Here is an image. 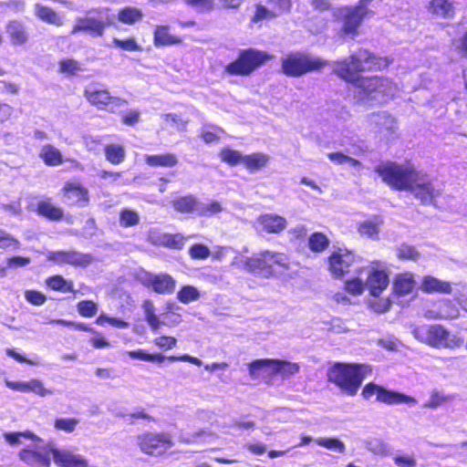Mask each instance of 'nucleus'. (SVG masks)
I'll use <instances>...</instances> for the list:
<instances>
[{"label": "nucleus", "instance_id": "obj_41", "mask_svg": "<svg viewBox=\"0 0 467 467\" xmlns=\"http://www.w3.org/2000/svg\"><path fill=\"white\" fill-rule=\"evenodd\" d=\"M382 224V220L379 217H375L372 220L366 221L359 224L358 232L362 235L368 238L376 239L379 232V226Z\"/></svg>", "mask_w": 467, "mask_h": 467}, {"label": "nucleus", "instance_id": "obj_56", "mask_svg": "<svg viewBox=\"0 0 467 467\" xmlns=\"http://www.w3.org/2000/svg\"><path fill=\"white\" fill-rule=\"evenodd\" d=\"M27 387L28 392H33L40 397L53 394V391L45 388L43 382L37 379H30Z\"/></svg>", "mask_w": 467, "mask_h": 467}, {"label": "nucleus", "instance_id": "obj_51", "mask_svg": "<svg viewBox=\"0 0 467 467\" xmlns=\"http://www.w3.org/2000/svg\"><path fill=\"white\" fill-rule=\"evenodd\" d=\"M78 422L75 418H59L55 420L54 426L57 430L70 433L75 431Z\"/></svg>", "mask_w": 467, "mask_h": 467}, {"label": "nucleus", "instance_id": "obj_48", "mask_svg": "<svg viewBox=\"0 0 467 467\" xmlns=\"http://www.w3.org/2000/svg\"><path fill=\"white\" fill-rule=\"evenodd\" d=\"M316 442L327 450L335 452L343 453L345 451V444L338 439L336 438H318Z\"/></svg>", "mask_w": 467, "mask_h": 467}, {"label": "nucleus", "instance_id": "obj_54", "mask_svg": "<svg viewBox=\"0 0 467 467\" xmlns=\"http://www.w3.org/2000/svg\"><path fill=\"white\" fill-rule=\"evenodd\" d=\"M397 256L400 260L416 261L420 254L413 246L402 244L397 249Z\"/></svg>", "mask_w": 467, "mask_h": 467}, {"label": "nucleus", "instance_id": "obj_21", "mask_svg": "<svg viewBox=\"0 0 467 467\" xmlns=\"http://www.w3.org/2000/svg\"><path fill=\"white\" fill-rule=\"evenodd\" d=\"M416 290L414 275L410 272H404L395 275L393 279V292L399 296H406L413 294Z\"/></svg>", "mask_w": 467, "mask_h": 467}, {"label": "nucleus", "instance_id": "obj_44", "mask_svg": "<svg viewBox=\"0 0 467 467\" xmlns=\"http://www.w3.org/2000/svg\"><path fill=\"white\" fill-rule=\"evenodd\" d=\"M200 296L199 290L192 285H183L177 293V299L182 304L197 301Z\"/></svg>", "mask_w": 467, "mask_h": 467}, {"label": "nucleus", "instance_id": "obj_3", "mask_svg": "<svg viewBox=\"0 0 467 467\" xmlns=\"http://www.w3.org/2000/svg\"><path fill=\"white\" fill-rule=\"evenodd\" d=\"M232 265L251 274L269 278L288 270L290 259L284 253L265 250L251 257L238 254L233 259Z\"/></svg>", "mask_w": 467, "mask_h": 467}, {"label": "nucleus", "instance_id": "obj_22", "mask_svg": "<svg viewBox=\"0 0 467 467\" xmlns=\"http://www.w3.org/2000/svg\"><path fill=\"white\" fill-rule=\"evenodd\" d=\"M68 204L85 205L88 201V190L78 182H67L63 188Z\"/></svg>", "mask_w": 467, "mask_h": 467}, {"label": "nucleus", "instance_id": "obj_7", "mask_svg": "<svg viewBox=\"0 0 467 467\" xmlns=\"http://www.w3.org/2000/svg\"><path fill=\"white\" fill-rule=\"evenodd\" d=\"M114 22V16L109 8L102 7L88 11L86 17H78L73 26L71 34L87 32L91 36H100L107 26Z\"/></svg>", "mask_w": 467, "mask_h": 467}, {"label": "nucleus", "instance_id": "obj_46", "mask_svg": "<svg viewBox=\"0 0 467 467\" xmlns=\"http://www.w3.org/2000/svg\"><path fill=\"white\" fill-rule=\"evenodd\" d=\"M327 157L332 162L338 165L348 164L357 170L361 168V163L358 161L341 152H331L327 154Z\"/></svg>", "mask_w": 467, "mask_h": 467}, {"label": "nucleus", "instance_id": "obj_26", "mask_svg": "<svg viewBox=\"0 0 467 467\" xmlns=\"http://www.w3.org/2000/svg\"><path fill=\"white\" fill-rule=\"evenodd\" d=\"M182 39L171 34L167 26H157L153 32V44L155 47H165L180 44Z\"/></svg>", "mask_w": 467, "mask_h": 467}, {"label": "nucleus", "instance_id": "obj_33", "mask_svg": "<svg viewBox=\"0 0 467 467\" xmlns=\"http://www.w3.org/2000/svg\"><path fill=\"white\" fill-rule=\"evenodd\" d=\"M269 161V156L262 152H256L250 155H244L243 165L251 172L257 171Z\"/></svg>", "mask_w": 467, "mask_h": 467}, {"label": "nucleus", "instance_id": "obj_28", "mask_svg": "<svg viewBox=\"0 0 467 467\" xmlns=\"http://www.w3.org/2000/svg\"><path fill=\"white\" fill-rule=\"evenodd\" d=\"M420 288L426 293H446L451 292V284L441 281L436 277L427 275L422 278Z\"/></svg>", "mask_w": 467, "mask_h": 467}, {"label": "nucleus", "instance_id": "obj_5", "mask_svg": "<svg viewBox=\"0 0 467 467\" xmlns=\"http://www.w3.org/2000/svg\"><path fill=\"white\" fill-rule=\"evenodd\" d=\"M4 438L11 445L23 444V439L31 441L32 444L19 451V459L31 467H50L49 454L51 453L46 450V445L43 447V451L40 450L41 448L36 442H40L42 440L33 432H5Z\"/></svg>", "mask_w": 467, "mask_h": 467}, {"label": "nucleus", "instance_id": "obj_27", "mask_svg": "<svg viewBox=\"0 0 467 467\" xmlns=\"http://www.w3.org/2000/svg\"><path fill=\"white\" fill-rule=\"evenodd\" d=\"M34 11L36 16L47 24L56 26H61L64 24V17L48 6L36 4Z\"/></svg>", "mask_w": 467, "mask_h": 467}, {"label": "nucleus", "instance_id": "obj_25", "mask_svg": "<svg viewBox=\"0 0 467 467\" xmlns=\"http://www.w3.org/2000/svg\"><path fill=\"white\" fill-rule=\"evenodd\" d=\"M217 435L207 429H200L192 433H181L179 441L186 444H204L215 440Z\"/></svg>", "mask_w": 467, "mask_h": 467}, {"label": "nucleus", "instance_id": "obj_11", "mask_svg": "<svg viewBox=\"0 0 467 467\" xmlns=\"http://www.w3.org/2000/svg\"><path fill=\"white\" fill-rule=\"evenodd\" d=\"M137 444L142 452L159 456L171 449L173 441L168 433L147 432L137 437Z\"/></svg>", "mask_w": 467, "mask_h": 467}, {"label": "nucleus", "instance_id": "obj_60", "mask_svg": "<svg viewBox=\"0 0 467 467\" xmlns=\"http://www.w3.org/2000/svg\"><path fill=\"white\" fill-rule=\"evenodd\" d=\"M139 223V215L131 210L125 209L120 213V224L128 227L136 225Z\"/></svg>", "mask_w": 467, "mask_h": 467}, {"label": "nucleus", "instance_id": "obj_8", "mask_svg": "<svg viewBox=\"0 0 467 467\" xmlns=\"http://www.w3.org/2000/svg\"><path fill=\"white\" fill-rule=\"evenodd\" d=\"M270 58L271 56L263 51L243 50L238 58L225 67V71L230 75H249Z\"/></svg>", "mask_w": 467, "mask_h": 467}, {"label": "nucleus", "instance_id": "obj_14", "mask_svg": "<svg viewBox=\"0 0 467 467\" xmlns=\"http://www.w3.org/2000/svg\"><path fill=\"white\" fill-rule=\"evenodd\" d=\"M46 450L52 454L58 467H88L87 459L67 448H58L53 442L46 444Z\"/></svg>", "mask_w": 467, "mask_h": 467}, {"label": "nucleus", "instance_id": "obj_63", "mask_svg": "<svg viewBox=\"0 0 467 467\" xmlns=\"http://www.w3.org/2000/svg\"><path fill=\"white\" fill-rule=\"evenodd\" d=\"M112 43L115 47L127 51H139L140 49V46L133 38H128L125 40L113 38Z\"/></svg>", "mask_w": 467, "mask_h": 467}, {"label": "nucleus", "instance_id": "obj_39", "mask_svg": "<svg viewBox=\"0 0 467 467\" xmlns=\"http://www.w3.org/2000/svg\"><path fill=\"white\" fill-rule=\"evenodd\" d=\"M371 124L379 128V130H393L396 128L395 119L386 112L372 114L368 117Z\"/></svg>", "mask_w": 467, "mask_h": 467}, {"label": "nucleus", "instance_id": "obj_40", "mask_svg": "<svg viewBox=\"0 0 467 467\" xmlns=\"http://www.w3.org/2000/svg\"><path fill=\"white\" fill-rule=\"evenodd\" d=\"M104 151L107 161L115 165L121 163L126 156L124 147L119 144H109Z\"/></svg>", "mask_w": 467, "mask_h": 467}, {"label": "nucleus", "instance_id": "obj_62", "mask_svg": "<svg viewBox=\"0 0 467 467\" xmlns=\"http://www.w3.org/2000/svg\"><path fill=\"white\" fill-rule=\"evenodd\" d=\"M19 242L7 232L0 229V248H17Z\"/></svg>", "mask_w": 467, "mask_h": 467}, {"label": "nucleus", "instance_id": "obj_42", "mask_svg": "<svg viewBox=\"0 0 467 467\" xmlns=\"http://www.w3.org/2000/svg\"><path fill=\"white\" fill-rule=\"evenodd\" d=\"M329 245V239L322 233H314L308 238V247L312 252L321 253Z\"/></svg>", "mask_w": 467, "mask_h": 467}, {"label": "nucleus", "instance_id": "obj_10", "mask_svg": "<svg viewBox=\"0 0 467 467\" xmlns=\"http://www.w3.org/2000/svg\"><path fill=\"white\" fill-rule=\"evenodd\" d=\"M359 275L366 279L365 286L370 296L378 297L389 285L387 267L380 263H373L359 269Z\"/></svg>", "mask_w": 467, "mask_h": 467}, {"label": "nucleus", "instance_id": "obj_30", "mask_svg": "<svg viewBox=\"0 0 467 467\" xmlns=\"http://www.w3.org/2000/svg\"><path fill=\"white\" fill-rule=\"evenodd\" d=\"M150 238L154 244H161L174 249H182L185 242V238L180 234H164L155 236L154 233H151Z\"/></svg>", "mask_w": 467, "mask_h": 467}, {"label": "nucleus", "instance_id": "obj_53", "mask_svg": "<svg viewBox=\"0 0 467 467\" xmlns=\"http://www.w3.org/2000/svg\"><path fill=\"white\" fill-rule=\"evenodd\" d=\"M299 371V365L289 361H284L278 359V372L277 375H281L284 378L291 377Z\"/></svg>", "mask_w": 467, "mask_h": 467}, {"label": "nucleus", "instance_id": "obj_17", "mask_svg": "<svg viewBox=\"0 0 467 467\" xmlns=\"http://www.w3.org/2000/svg\"><path fill=\"white\" fill-rule=\"evenodd\" d=\"M355 261V255L346 250L334 251L328 257V270L335 277H341L349 271Z\"/></svg>", "mask_w": 467, "mask_h": 467}, {"label": "nucleus", "instance_id": "obj_23", "mask_svg": "<svg viewBox=\"0 0 467 467\" xmlns=\"http://www.w3.org/2000/svg\"><path fill=\"white\" fill-rule=\"evenodd\" d=\"M84 97L99 109H104L107 102L110 99V93L108 89L99 88L97 84L88 85L84 90Z\"/></svg>", "mask_w": 467, "mask_h": 467}, {"label": "nucleus", "instance_id": "obj_58", "mask_svg": "<svg viewBox=\"0 0 467 467\" xmlns=\"http://www.w3.org/2000/svg\"><path fill=\"white\" fill-rule=\"evenodd\" d=\"M78 313L85 317H92L97 314L98 306L92 301H81L78 304Z\"/></svg>", "mask_w": 467, "mask_h": 467}, {"label": "nucleus", "instance_id": "obj_37", "mask_svg": "<svg viewBox=\"0 0 467 467\" xmlns=\"http://www.w3.org/2000/svg\"><path fill=\"white\" fill-rule=\"evenodd\" d=\"M117 17L123 24L134 25L142 19L143 13L137 7L128 6L119 10Z\"/></svg>", "mask_w": 467, "mask_h": 467}, {"label": "nucleus", "instance_id": "obj_57", "mask_svg": "<svg viewBox=\"0 0 467 467\" xmlns=\"http://www.w3.org/2000/svg\"><path fill=\"white\" fill-rule=\"evenodd\" d=\"M154 345L162 350H171L177 345V339L170 336H161L155 337L153 340Z\"/></svg>", "mask_w": 467, "mask_h": 467}, {"label": "nucleus", "instance_id": "obj_34", "mask_svg": "<svg viewBox=\"0 0 467 467\" xmlns=\"http://www.w3.org/2000/svg\"><path fill=\"white\" fill-rule=\"evenodd\" d=\"M145 320L152 331H157L164 323L160 320V317L155 313V306L151 300H145L141 306Z\"/></svg>", "mask_w": 467, "mask_h": 467}, {"label": "nucleus", "instance_id": "obj_50", "mask_svg": "<svg viewBox=\"0 0 467 467\" xmlns=\"http://www.w3.org/2000/svg\"><path fill=\"white\" fill-rule=\"evenodd\" d=\"M59 72L67 75H75L81 71L79 63L74 59L67 58L62 59L59 64Z\"/></svg>", "mask_w": 467, "mask_h": 467}, {"label": "nucleus", "instance_id": "obj_43", "mask_svg": "<svg viewBox=\"0 0 467 467\" xmlns=\"http://www.w3.org/2000/svg\"><path fill=\"white\" fill-rule=\"evenodd\" d=\"M356 274L357 276L348 279L345 283V290L354 296L361 295L366 289L364 276L359 275V269Z\"/></svg>", "mask_w": 467, "mask_h": 467}, {"label": "nucleus", "instance_id": "obj_4", "mask_svg": "<svg viewBox=\"0 0 467 467\" xmlns=\"http://www.w3.org/2000/svg\"><path fill=\"white\" fill-rule=\"evenodd\" d=\"M372 368L368 364L336 363L327 370L328 381L337 385L343 392L354 396L363 379L371 375Z\"/></svg>", "mask_w": 467, "mask_h": 467}, {"label": "nucleus", "instance_id": "obj_1", "mask_svg": "<svg viewBox=\"0 0 467 467\" xmlns=\"http://www.w3.org/2000/svg\"><path fill=\"white\" fill-rule=\"evenodd\" d=\"M389 64L386 57H378L367 50H359L349 59L337 62L335 72L342 78L354 84V98L363 105H373L386 102L399 91L397 84L388 78H357L358 72L365 70H380Z\"/></svg>", "mask_w": 467, "mask_h": 467}, {"label": "nucleus", "instance_id": "obj_64", "mask_svg": "<svg viewBox=\"0 0 467 467\" xmlns=\"http://www.w3.org/2000/svg\"><path fill=\"white\" fill-rule=\"evenodd\" d=\"M222 130L216 127L204 128L201 133L202 140L206 143H212L216 141L220 138Z\"/></svg>", "mask_w": 467, "mask_h": 467}, {"label": "nucleus", "instance_id": "obj_32", "mask_svg": "<svg viewBox=\"0 0 467 467\" xmlns=\"http://www.w3.org/2000/svg\"><path fill=\"white\" fill-rule=\"evenodd\" d=\"M6 33L14 45H23L27 41L24 26L18 21H11L6 26Z\"/></svg>", "mask_w": 467, "mask_h": 467}, {"label": "nucleus", "instance_id": "obj_9", "mask_svg": "<svg viewBox=\"0 0 467 467\" xmlns=\"http://www.w3.org/2000/svg\"><path fill=\"white\" fill-rule=\"evenodd\" d=\"M325 62L317 57H313L302 53H291L282 59V68L285 75L299 77L309 71L318 69Z\"/></svg>", "mask_w": 467, "mask_h": 467}, {"label": "nucleus", "instance_id": "obj_2", "mask_svg": "<svg viewBox=\"0 0 467 467\" xmlns=\"http://www.w3.org/2000/svg\"><path fill=\"white\" fill-rule=\"evenodd\" d=\"M376 172L389 187L399 191H409L422 203H431L440 195L430 178L416 171L410 163L385 162L376 168Z\"/></svg>", "mask_w": 467, "mask_h": 467}, {"label": "nucleus", "instance_id": "obj_55", "mask_svg": "<svg viewBox=\"0 0 467 467\" xmlns=\"http://www.w3.org/2000/svg\"><path fill=\"white\" fill-rule=\"evenodd\" d=\"M367 449L378 455H387L389 452V446L379 439H371L367 441Z\"/></svg>", "mask_w": 467, "mask_h": 467}, {"label": "nucleus", "instance_id": "obj_19", "mask_svg": "<svg viewBox=\"0 0 467 467\" xmlns=\"http://www.w3.org/2000/svg\"><path fill=\"white\" fill-rule=\"evenodd\" d=\"M47 259L57 265L68 264L75 266H86L90 264L89 254H80L75 251L49 252Z\"/></svg>", "mask_w": 467, "mask_h": 467}, {"label": "nucleus", "instance_id": "obj_13", "mask_svg": "<svg viewBox=\"0 0 467 467\" xmlns=\"http://www.w3.org/2000/svg\"><path fill=\"white\" fill-rule=\"evenodd\" d=\"M373 15L372 11H363L358 6H343L335 12V16L342 22L345 35L356 36L364 18Z\"/></svg>", "mask_w": 467, "mask_h": 467}, {"label": "nucleus", "instance_id": "obj_45", "mask_svg": "<svg viewBox=\"0 0 467 467\" xmlns=\"http://www.w3.org/2000/svg\"><path fill=\"white\" fill-rule=\"evenodd\" d=\"M47 285L53 290L60 292H71L73 291V285L71 282L67 281L61 275H54L47 280Z\"/></svg>", "mask_w": 467, "mask_h": 467}, {"label": "nucleus", "instance_id": "obj_59", "mask_svg": "<svg viewBox=\"0 0 467 467\" xmlns=\"http://www.w3.org/2000/svg\"><path fill=\"white\" fill-rule=\"evenodd\" d=\"M189 254L192 259L203 260L210 256V249L203 244H194L190 250Z\"/></svg>", "mask_w": 467, "mask_h": 467}, {"label": "nucleus", "instance_id": "obj_35", "mask_svg": "<svg viewBox=\"0 0 467 467\" xmlns=\"http://www.w3.org/2000/svg\"><path fill=\"white\" fill-rule=\"evenodd\" d=\"M172 205L177 212L184 213H194L198 214L199 202L192 195L174 200Z\"/></svg>", "mask_w": 467, "mask_h": 467}, {"label": "nucleus", "instance_id": "obj_15", "mask_svg": "<svg viewBox=\"0 0 467 467\" xmlns=\"http://www.w3.org/2000/svg\"><path fill=\"white\" fill-rule=\"evenodd\" d=\"M140 281L144 286L151 288L157 294L170 295L174 292L176 287V281L168 274L144 273L140 276Z\"/></svg>", "mask_w": 467, "mask_h": 467}, {"label": "nucleus", "instance_id": "obj_29", "mask_svg": "<svg viewBox=\"0 0 467 467\" xmlns=\"http://www.w3.org/2000/svg\"><path fill=\"white\" fill-rule=\"evenodd\" d=\"M145 162L150 167L172 168L177 165L178 158L173 153L145 155Z\"/></svg>", "mask_w": 467, "mask_h": 467}, {"label": "nucleus", "instance_id": "obj_49", "mask_svg": "<svg viewBox=\"0 0 467 467\" xmlns=\"http://www.w3.org/2000/svg\"><path fill=\"white\" fill-rule=\"evenodd\" d=\"M161 118L166 127H170L177 130H183L186 128L187 121L183 120L177 114L168 113L162 115Z\"/></svg>", "mask_w": 467, "mask_h": 467}, {"label": "nucleus", "instance_id": "obj_24", "mask_svg": "<svg viewBox=\"0 0 467 467\" xmlns=\"http://www.w3.org/2000/svg\"><path fill=\"white\" fill-rule=\"evenodd\" d=\"M278 359H257L249 366V373L252 377H268L277 375Z\"/></svg>", "mask_w": 467, "mask_h": 467}, {"label": "nucleus", "instance_id": "obj_20", "mask_svg": "<svg viewBox=\"0 0 467 467\" xmlns=\"http://www.w3.org/2000/svg\"><path fill=\"white\" fill-rule=\"evenodd\" d=\"M270 8L258 5L253 17V22L256 23L264 19H271L288 12L291 8V0H269Z\"/></svg>", "mask_w": 467, "mask_h": 467}, {"label": "nucleus", "instance_id": "obj_6", "mask_svg": "<svg viewBox=\"0 0 467 467\" xmlns=\"http://www.w3.org/2000/svg\"><path fill=\"white\" fill-rule=\"evenodd\" d=\"M416 339L433 348L455 349L462 346L464 340L457 334L451 333L441 325H422L412 331Z\"/></svg>", "mask_w": 467, "mask_h": 467}, {"label": "nucleus", "instance_id": "obj_16", "mask_svg": "<svg viewBox=\"0 0 467 467\" xmlns=\"http://www.w3.org/2000/svg\"><path fill=\"white\" fill-rule=\"evenodd\" d=\"M126 354L132 359H138L141 361L153 362V363H161L166 359V357L162 354H150L147 353L144 349H137L131 351H126ZM168 360L174 361H182L189 362L195 366H202V361L195 357H192L188 354L181 355V356H170L167 358Z\"/></svg>", "mask_w": 467, "mask_h": 467}, {"label": "nucleus", "instance_id": "obj_61", "mask_svg": "<svg viewBox=\"0 0 467 467\" xmlns=\"http://www.w3.org/2000/svg\"><path fill=\"white\" fill-rule=\"evenodd\" d=\"M128 105V101L122 98L115 97L110 95V99L107 102V105L103 110H107L111 113H116L121 108Z\"/></svg>", "mask_w": 467, "mask_h": 467}, {"label": "nucleus", "instance_id": "obj_47", "mask_svg": "<svg viewBox=\"0 0 467 467\" xmlns=\"http://www.w3.org/2000/svg\"><path fill=\"white\" fill-rule=\"evenodd\" d=\"M220 157L223 161L228 163L231 166H234L237 164H243L244 155L237 150L226 148L222 150L220 152Z\"/></svg>", "mask_w": 467, "mask_h": 467}, {"label": "nucleus", "instance_id": "obj_18", "mask_svg": "<svg viewBox=\"0 0 467 467\" xmlns=\"http://www.w3.org/2000/svg\"><path fill=\"white\" fill-rule=\"evenodd\" d=\"M286 224L285 218L274 213H266L255 220L254 228L260 234H278L285 229Z\"/></svg>", "mask_w": 467, "mask_h": 467}, {"label": "nucleus", "instance_id": "obj_52", "mask_svg": "<svg viewBox=\"0 0 467 467\" xmlns=\"http://www.w3.org/2000/svg\"><path fill=\"white\" fill-rule=\"evenodd\" d=\"M222 211V206L218 202H199L198 215L212 216Z\"/></svg>", "mask_w": 467, "mask_h": 467}, {"label": "nucleus", "instance_id": "obj_38", "mask_svg": "<svg viewBox=\"0 0 467 467\" xmlns=\"http://www.w3.org/2000/svg\"><path fill=\"white\" fill-rule=\"evenodd\" d=\"M429 10L441 17H451L453 15V6L448 0H431Z\"/></svg>", "mask_w": 467, "mask_h": 467}, {"label": "nucleus", "instance_id": "obj_31", "mask_svg": "<svg viewBox=\"0 0 467 467\" xmlns=\"http://www.w3.org/2000/svg\"><path fill=\"white\" fill-rule=\"evenodd\" d=\"M39 157L47 166H57L63 162L61 152L51 144H46L41 148Z\"/></svg>", "mask_w": 467, "mask_h": 467}, {"label": "nucleus", "instance_id": "obj_36", "mask_svg": "<svg viewBox=\"0 0 467 467\" xmlns=\"http://www.w3.org/2000/svg\"><path fill=\"white\" fill-rule=\"evenodd\" d=\"M37 212L40 215L53 221L59 220L63 216V211L55 206L49 200L39 202Z\"/></svg>", "mask_w": 467, "mask_h": 467}, {"label": "nucleus", "instance_id": "obj_12", "mask_svg": "<svg viewBox=\"0 0 467 467\" xmlns=\"http://www.w3.org/2000/svg\"><path fill=\"white\" fill-rule=\"evenodd\" d=\"M362 395L365 399H370L375 395L378 401L388 405L407 404L412 407L417 404V400L413 397L386 389L374 383L367 384L362 390Z\"/></svg>", "mask_w": 467, "mask_h": 467}]
</instances>
